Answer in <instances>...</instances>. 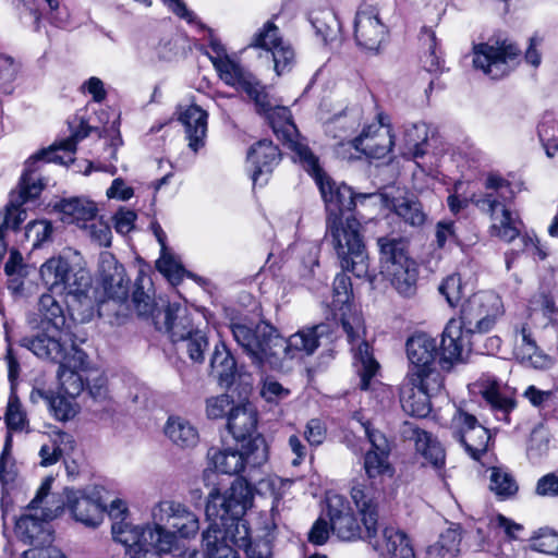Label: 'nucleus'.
Here are the masks:
<instances>
[{
    "label": "nucleus",
    "mask_w": 558,
    "mask_h": 558,
    "mask_svg": "<svg viewBox=\"0 0 558 558\" xmlns=\"http://www.w3.org/2000/svg\"><path fill=\"white\" fill-rule=\"evenodd\" d=\"M68 507L75 521L87 527H97L104 520L106 508L82 492L66 490Z\"/></svg>",
    "instance_id": "obj_26"
},
{
    "label": "nucleus",
    "mask_w": 558,
    "mask_h": 558,
    "mask_svg": "<svg viewBox=\"0 0 558 558\" xmlns=\"http://www.w3.org/2000/svg\"><path fill=\"white\" fill-rule=\"evenodd\" d=\"M489 217L493 220L492 231L494 235L506 242H510L519 235V225L521 222L512 217L507 206L495 211L494 215H489Z\"/></svg>",
    "instance_id": "obj_44"
},
{
    "label": "nucleus",
    "mask_w": 558,
    "mask_h": 558,
    "mask_svg": "<svg viewBox=\"0 0 558 558\" xmlns=\"http://www.w3.org/2000/svg\"><path fill=\"white\" fill-rule=\"evenodd\" d=\"M461 535L456 529H448L440 534L437 542L439 553L442 555L454 556L460 550Z\"/></svg>",
    "instance_id": "obj_60"
},
{
    "label": "nucleus",
    "mask_w": 558,
    "mask_h": 558,
    "mask_svg": "<svg viewBox=\"0 0 558 558\" xmlns=\"http://www.w3.org/2000/svg\"><path fill=\"white\" fill-rule=\"evenodd\" d=\"M251 47L262 48L264 53L260 57L274 62V70L277 75L290 72L295 61V53L291 45L284 41L279 34V28L267 22L264 27L254 36Z\"/></svg>",
    "instance_id": "obj_14"
},
{
    "label": "nucleus",
    "mask_w": 558,
    "mask_h": 558,
    "mask_svg": "<svg viewBox=\"0 0 558 558\" xmlns=\"http://www.w3.org/2000/svg\"><path fill=\"white\" fill-rule=\"evenodd\" d=\"M208 113L197 105H191L181 112L179 120L185 128L189 147L197 151L205 145Z\"/></svg>",
    "instance_id": "obj_30"
},
{
    "label": "nucleus",
    "mask_w": 558,
    "mask_h": 558,
    "mask_svg": "<svg viewBox=\"0 0 558 558\" xmlns=\"http://www.w3.org/2000/svg\"><path fill=\"white\" fill-rule=\"evenodd\" d=\"M430 397L424 390L411 385L410 381H407L401 387V407L409 415L416 417L427 416L432 410Z\"/></svg>",
    "instance_id": "obj_36"
},
{
    "label": "nucleus",
    "mask_w": 558,
    "mask_h": 558,
    "mask_svg": "<svg viewBox=\"0 0 558 558\" xmlns=\"http://www.w3.org/2000/svg\"><path fill=\"white\" fill-rule=\"evenodd\" d=\"M69 260L58 256L46 260L40 267V277L49 292L60 290V283L68 270Z\"/></svg>",
    "instance_id": "obj_45"
},
{
    "label": "nucleus",
    "mask_w": 558,
    "mask_h": 558,
    "mask_svg": "<svg viewBox=\"0 0 558 558\" xmlns=\"http://www.w3.org/2000/svg\"><path fill=\"white\" fill-rule=\"evenodd\" d=\"M47 405L53 416L59 421H68L75 415L71 402L62 396L52 393Z\"/></svg>",
    "instance_id": "obj_61"
},
{
    "label": "nucleus",
    "mask_w": 558,
    "mask_h": 558,
    "mask_svg": "<svg viewBox=\"0 0 558 558\" xmlns=\"http://www.w3.org/2000/svg\"><path fill=\"white\" fill-rule=\"evenodd\" d=\"M52 481L51 477L45 478L36 496L15 522V536L21 543L31 546V548L50 545L53 542L50 521L62 512L63 502H59L54 509L50 507L39 508V505L49 495Z\"/></svg>",
    "instance_id": "obj_6"
},
{
    "label": "nucleus",
    "mask_w": 558,
    "mask_h": 558,
    "mask_svg": "<svg viewBox=\"0 0 558 558\" xmlns=\"http://www.w3.org/2000/svg\"><path fill=\"white\" fill-rule=\"evenodd\" d=\"M101 281L107 295L113 300L124 301L129 294V280L124 267L110 253L101 254Z\"/></svg>",
    "instance_id": "obj_27"
},
{
    "label": "nucleus",
    "mask_w": 558,
    "mask_h": 558,
    "mask_svg": "<svg viewBox=\"0 0 558 558\" xmlns=\"http://www.w3.org/2000/svg\"><path fill=\"white\" fill-rule=\"evenodd\" d=\"M155 325L157 329L167 332L173 343H179L197 330L186 308L179 303L168 304L162 313H158Z\"/></svg>",
    "instance_id": "obj_22"
},
{
    "label": "nucleus",
    "mask_w": 558,
    "mask_h": 558,
    "mask_svg": "<svg viewBox=\"0 0 558 558\" xmlns=\"http://www.w3.org/2000/svg\"><path fill=\"white\" fill-rule=\"evenodd\" d=\"M221 531L234 548H243L247 558H271V545L267 541L251 543V532L246 520H219Z\"/></svg>",
    "instance_id": "obj_19"
},
{
    "label": "nucleus",
    "mask_w": 558,
    "mask_h": 558,
    "mask_svg": "<svg viewBox=\"0 0 558 558\" xmlns=\"http://www.w3.org/2000/svg\"><path fill=\"white\" fill-rule=\"evenodd\" d=\"M368 131L362 133L351 141L353 147L372 158H383L393 145L392 135L388 128H377L374 130V136H368Z\"/></svg>",
    "instance_id": "obj_31"
},
{
    "label": "nucleus",
    "mask_w": 558,
    "mask_h": 558,
    "mask_svg": "<svg viewBox=\"0 0 558 558\" xmlns=\"http://www.w3.org/2000/svg\"><path fill=\"white\" fill-rule=\"evenodd\" d=\"M5 423L8 428L14 432H21L27 425L26 413L15 395H11L9 398L5 411Z\"/></svg>",
    "instance_id": "obj_54"
},
{
    "label": "nucleus",
    "mask_w": 558,
    "mask_h": 558,
    "mask_svg": "<svg viewBox=\"0 0 558 558\" xmlns=\"http://www.w3.org/2000/svg\"><path fill=\"white\" fill-rule=\"evenodd\" d=\"M177 344L179 345L178 349L185 351L193 362L202 363L208 348V340L203 331L196 330Z\"/></svg>",
    "instance_id": "obj_49"
},
{
    "label": "nucleus",
    "mask_w": 558,
    "mask_h": 558,
    "mask_svg": "<svg viewBox=\"0 0 558 558\" xmlns=\"http://www.w3.org/2000/svg\"><path fill=\"white\" fill-rule=\"evenodd\" d=\"M407 145L413 149L414 157L423 156L422 145L427 141V128L424 123H412L404 130Z\"/></svg>",
    "instance_id": "obj_55"
},
{
    "label": "nucleus",
    "mask_w": 558,
    "mask_h": 558,
    "mask_svg": "<svg viewBox=\"0 0 558 558\" xmlns=\"http://www.w3.org/2000/svg\"><path fill=\"white\" fill-rule=\"evenodd\" d=\"M89 284L88 272L82 268L74 269L69 263L66 274L63 276L60 290L57 293L71 295L81 302L83 299H87L86 291Z\"/></svg>",
    "instance_id": "obj_39"
},
{
    "label": "nucleus",
    "mask_w": 558,
    "mask_h": 558,
    "mask_svg": "<svg viewBox=\"0 0 558 558\" xmlns=\"http://www.w3.org/2000/svg\"><path fill=\"white\" fill-rule=\"evenodd\" d=\"M203 532L202 547L205 558H239L236 551L222 533L219 522L209 521Z\"/></svg>",
    "instance_id": "obj_33"
},
{
    "label": "nucleus",
    "mask_w": 558,
    "mask_h": 558,
    "mask_svg": "<svg viewBox=\"0 0 558 558\" xmlns=\"http://www.w3.org/2000/svg\"><path fill=\"white\" fill-rule=\"evenodd\" d=\"M426 44L428 45V54L424 60V68L428 72H437L441 68L440 57L436 52L437 41L436 35L430 29H425Z\"/></svg>",
    "instance_id": "obj_62"
},
{
    "label": "nucleus",
    "mask_w": 558,
    "mask_h": 558,
    "mask_svg": "<svg viewBox=\"0 0 558 558\" xmlns=\"http://www.w3.org/2000/svg\"><path fill=\"white\" fill-rule=\"evenodd\" d=\"M489 489L498 499L507 500L517 495L519 485L508 470L493 466L489 469Z\"/></svg>",
    "instance_id": "obj_42"
},
{
    "label": "nucleus",
    "mask_w": 558,
    "mask_h": 558,
    "mask_svg": "<svg viewBox=\"0 0 558 558\" xmlns=\"http://www.w3.org/2000/svg\"><path fill=\"white\" fill-rule=\"evenodd\" d=\"M485 192L475 196L474 204L483 213L494 215L514 197L511 183L497 173H489L484 181Z\"/></svg>",
    "instance_id": "obj_21"
},
{
    "label": "nucleus",
    "mask_w": 558,
    "mask_h": 558,
    "mask_svg": "<svg viewBox=\"0 0 558 558\" xmlns=\"http://www.w3.org/2000/svg\"><path fill=\"white\" fill-rule=\"evenodd\" d=\"M452 425L458 428L453 433V437L464 447L472 459L480 461L488 449L490 440L488 429L481 425L474 415L462 409H457L452 416Z\"/></svg>",
    "instance_id": "obj_16"
},
{
    "label": "nucleus",
    "mask_w": 558,
    "mask_h": 558,
    "mask_svg": "<svg viewBox=\"0 0 558 558\" xmlns=\"http://www.w3.org/2000/svg\"><path fill=\"white\" fill-rule=\"evenodd\" d=\"M256 422L255 413L247 407L240 404L231 409L227 427L234 439L245 440L255 430Z\"/></svg>",
    "instance_id": "obj_37"
},
{
    "label": "nucleus",
    "mask_w": 558,
    "mask_h": 558,
    "mask_svg": "<svg viewBox=\"0 0 558 558\" xmlns=\"http://www.w3.org/2000/svg\"><path fill=\"white\" fill-rule=\"evenodd\" d=\"M40 160L48 162H63L62 159L52 150H41L26 161L25 171L23 172L19 183V191L11 193L10 201L5 206L3 221L0 225L3 230L7 228L17 230L21 223L26 219V210L23 209L22 206L26 202L35 199L41 193L45 184L40 178L35 177V165Z\"/></svg>",
    "instance_id": "obj_8"
},
{
    "label": "nucleus",
    "mask_w": 558,
    "mask_h": 558,
    "mask_svg": "<svg viewBox=\"0 0 558 558\" xmlns=\"http://www.w3.org/2000/svg\"><path fill=\"white\" fill-rule=\"evenodd\" d=\"M92 128L86 125L83 121L81 122L80 128L70 136L69 138L62 141L58 147H51L49 149H45L46 151L52 150L59 158L62 159V163H65L64 157L60 156L57 153V149H62L65 154H68L69 160H72L71 155L76 149V144L78 141L85 138L90 133Z\"/></svg>",
    "instance_id": "obj_56"
},
{
    "label": "nucleus",
    "mask_w": 558,
    "mask_h": 558,
    "mask_svg": "<svg viewBox=\"0 0 558 558\" xmlns=\"http://www.w3.org/2000/svg\"><path fill=\"white\" fill-rule=\"evenodd\" d=\"M247 161L254 167L252 180L256 184L260 175L270 173L279 163L280 153L271 141L262 140L250 148Z\"/></svg>",
    "instance_id": "obj_29"
},
{
    "label": "nucleus",
    "mask_w": 558,
    "mask_h": 558,
    "mask_svg": "<svg viewBox=\"0 0 558 558\" xmlns=\"http://www.w3.org/2000/svg\"><path fill=\"white\" fill-rule=\"evenodd\" d=\"M387 36V28L372 10H361L355 15L354 37L359 46L377 51Z\"/></svg>",
    "instance_id": "obj_23"
},
{
    "label": "nucleus",
    "mask_w": 558,
    "mask_h": 558,
    "mask_svg": "<svg viewBox=\"0 0 558 558\" xmlns=\"http://www.w3.org/2000/svg\"><path fill=\"white\" fill-rule=\"evenodd\" d=\"M442 354L441 345L438 349L434 338L426 333H417L410 337L407 341V355L410 362V371L428 365H439L441 369L449 371L440 364Z\"/></svg>",
    "instance_id": "obj_24"
},
{
    "label": "nucleus",
    "mask_w": 558,
    "mask_h": 558,
    "mask_svg": "<svg viewBox=\"0 0 558 558\" xmlns=\"http://www.w3.org/2000/svg\"><path fill=\"white\" fill-rule=\"evenodd\" d=\"M381 274L391 282L398 293L411 298L416 293L418 269L416 263L408 256L407 241L403 238H378Z\"/></svg>",
    "instance_id": "obj_7"
},
{
    "label": "nucleus",
    "mask_w": 558,
    "mask_h": 558,
    "mask_svg": "<svg viewBox=\"0 0 558 558\" xmlns=\"http://www.w3.org/2000/svg\"><path fill=\"white\" fill-rule=\"evenodd\" d=\"M538 137L548 157L558 150V122L550 116H545L538 125Z\"/></svg>",
    "instance_id": "obj_50"
},
{
    "label": "nucleus",
    "mask_w": 558,
    "mask_h": 558,
    "mask_svg": "<svg viewBox=\"0 0 558 558\" xmlns=\"http://www.w3.org/2000/svg\"><path fill=\"white\" fill-rule=\"evenodd\" d=\"M260 393L266 401L278 402L286 399L290 395V390L284 388L278 381L267 378L264 381Z\"/></svg>",
    "instance_id": "obj_63"
},
{
    "label": "nucleus",
    "mask_w": 558,
    "mask_h": 558,
    "mask_svg": "<svg viewBox=\"0 0 558 558\" xmlns=\"http://www.w3.org/2000/svg\"><path fill=\"white\" fill-rule=\"evenodd\" d=\"M211 374L217 378L221 387L229 388L238 375V366L234 356L227 345L219 341L214 348L210 357Z\"/></svg>",
    "instance_id": "obj_32"
},
{
    "label": "nucleus",
    "mask_w": 558,
    "mask_h": 558,
    "mask_svg": "<svg viewBox=\"0 0 558 558\" xmlns=\"http://www.w3.org/2000/svg\"><path fill=\"white\" fill-rule=\"evenodd\" d=\"M70 442L71 436L64 432H57L54 434V438L51 445L45 444L41 446L39 450V457L41 458V465L48 466L57 463L61 456L62 449L60 448V444Z\"/></svg>",
    "instance_id": "obj_53"
},
{
    "label": "nucleus",
    "mask_w": 558,
    "mask_h": 558,
    "mask_svg": "<svg viewBox=\"0 0 558 558\" xmlns=\"http://www.w3.org/2000/svg\"><path fill=\"white\" fill-rule=\"evenodd\" d=\"M230 329L252 365L266 372L280 371L286 361L299 355H312L319 345V337L326 326L320 324L304 328L289 338L282 337L279 330L266 320L252 325L233 323Z\"/></svg>",
    "instance_id": "obj_3"
},
{
    "label": "nucleus",
    "mask_w": 558,
    "mask_h": 558,
    "mask_svg": "<svg viewBox=\"0 0 558 558\" xmlns=\"http://www.w3.org/2000/svg\"><path fill=\"white\" fill-rule=\"evenodd\" d=\"M157 268L167 276L172 283H178L184 272L183 267L179 265L167 251L161 252L160 258L157 260Z\"/></svg>",
    "instance_id": "obj_58"
},
{
    "label": "nucleus",
    "mask_w": 558,
    "mask_h": 558,
    "mask_svg": "<svg viewBox=\"0 0 558 558\" xmlns=\"http://www.w3.org/2000/svg\"><path fill=\"white\" fill-rule=\"evenodd\" d=\"M17 476V468L12 457V438L8 435L0 456V482L3 490L8 492L13 488Z\"/></svg>",
    "instance_id": "obj_46"
},
{
    "label": "nucleus",
    "mask_w": 558,
    "mask_h": 558,
    "mask_svg": "<svg viewBox=\"0 0 558 558\" xmlns=\"http://www.w3.org/2000/svg\"><path fill=\"white\" fill-rule=\"evenodd\" d=\"M365 435L372 448L364 456L363 468L367 480L376 481L384 476H392L393 468L389 462L390 445L387 437L371 422L363 423Z\"/></svg>",
    "instance_id": "obj_18"
},
{
    "label": "nucleus",
    "mask_w": 558,
    "mask_h": 558,
    "mask_svg": "<svg viewBox=\"0 0 558 558\" xmlns=\"http://www.w3.org/2000/svg\"><path fill=\"white\" fill-rule=\"evenodd\" d=\"M260 111L265 112L270 121L274 133L284 141L288 147L295 153L299 161L303 163L306 161L307 156L303 155L301 148L312 151L308 146L298 141V130L292 121V114L287 107H272L268 100V108L264 109L258 107Z\"/></svg>",
    "instance_id": "obj_20"
},
{
    "label": "nucleus",
    "mask_w": 558,
    "mask_h": 558,
    "mask_svg": "<svg viewBox=\"0 0 558 558\" xmlns=\"http://www.w3.org/2000/svg\"><path fill=\"white\" fill-rule=\"evenodd\" d=\"M307 156L303 168L314 178L324 198L327 211L325 239L333 246L343 270L351 271L357 278L368 277L369 262L361 234L360 221L345 213L352 211L357 204L375 197L373 193H357L345 185H336L323 171L318 158L305 148Z\"/></svg>",
    "instance_id": "obj_1"
},
{
    "label": "nucleus",
    "mask_w": 558,
    "mask_h": 558,
    "mask_svg": "<svg viewBox=\"0 0 558 558\" xmlns=\"http://www.w3.org/2000/svg\"><path fill=\"white\" fill-rule=\"evenodd\" d=\"M111 532L113 539L124 545L131 553L147 545H153L165 553H173L179 549L175 533L161 531L154 524L134 525L122 518L119 521H113Z\"/></svg>",
    "instance_id": "obj_12"
},
{
    "label": "nucleus",
    "mask_w": 558,
    "mask_h": 558,
    "mask_svg": "<svg viewBox=\"0 0 558 558\" xmlns=\"http://www.w3.org/2000/svg\"><path fill=\"white\" fill-rule=\"evenodd\" d=\"M520 49L511 41L485 43L474 47L473 64L494 80L506 76L519 58Z\"/></svg>",
    "instance_id": "obj_13"
},
{
    "label": "nucleus",
    "mask_w": 558,
    "mask_h": 558,
    "mask_svg": "<svg viewBox=\"0 0 558 558\" xmlns=\"http://www.w3.org/2000/svg\"><path fill=\"white\" fill-rule=\"evenodd\" d=\"M404 434L414 441L416 451L434 466L438 468L445 463V450L430 434L410 423H407Z\"/></svg>",
    "instance_id": "obj_34"
},
{
    "label": "nucleus",
    "mask_w": 558,
    "mask_h": 558,
    "mask_svg": "<svg viewBox=\"0 0 558 558\" xmlns=\"http://www.w3.org/2000/svg\"><path fill=\"white\" fill-rule=\"evenodd\" d=\"M500 315V300L492 292H477L462 305L460 316L451 318L441 336L440 364L451 368L462 360L465 338L477 331H489Z\"/></svg>",
    "instance_id": "obj_4"
},
{
    "label": "nucleus",
    "mask_w": 558,
    "mask_h": 558,
    "mask_svg": "<svg viewBox=\"0 0 558 558\" xmlns=\"http://www.w3.org/2000/svg\"><path fill=\"white\" fill-rule=\"evenodd\" d=\"M351 279L345 274H338L332 283V301L330 308L336 319L341 322L342 328L351 343L356 372L360 375V388L367 390L371 379L379 368L374 359L371 347L364 340L365 327L363 318L353 308Z\"/></svg>",
    "instance_id": "obj_5"
},
{
    "label": "nucleus",
    "mask_w": 558,
    "mask_h": 558,
    "mask_svg": "<svg viewBox=\"0 0 558 558\" xmlns=\"http://www.w3.org/2000/svg\"><path fill=\"white\" fill-rule=\"evenodd\" d=\"M208 457L215 469L223 474L238 475L246 472L247 481L253 478V473L268 460V450L265 439L255 437L250 439L242 449L227 448L222 450L210 449Z\"/></svg>",
    "instance_id": "obj_9"
},
{
    "label": "nucleus",
    "mask_w": 558,
    "mask_h": 558,
    "mask_svg": "<svg viewBox=\"0 0 558 558\" xmlns=\"http://www.w3.org/2000/svg\"><path fill=\"white\" fill-rule=\"evenodd\" d=\"M386 206L396 214L404 223L420 228L427 220V214L422 203L414 194L405 193L386 199Z\"/></svg>",
    "instance_id": "obj_28"
},
{
    "label": "nucleus",
    "mask_w": 558,
    "mask_h": 558,
    "mask_svg": "<svg viewBox=\"0 0 558 558\" xmlns=\"http://www.w3.org/2000/svg\"><path fill=\"white\" fill-rule=\"evenodd\" d=\"M463 290L462 279L457 274L447 276L438 287L439 293L451 307H454L461 301L464 293Z\"/></svg>",
    "instance_id": "obj_52"
},
{
    "label": "nucleus",
    "mask_w": 558,
    "mask_h": 558,
    "mask_svg": "<svg viewBox=\"0 0 558 558\" xmlns=\"http://www.w3.org/2000/svg\"><path fill=\"white\" fill-rule=\"evenodd\" d=\"M487 331H477L465 338L464 350L474 351L478 354L493 355L497 353L501 345V340L497 336L485 337Z\"/></svg>",
    "instance_id": "obj_47"
},
{
    "label": "nucleus",
    "mask_w": 558,
    "mask_h": 558,
    "mask_svg": "<svg viewBox=\"0 0 558 558\" xmlns=\"http://www.w3.org/2000/svg\"><path fill=\"white\" fill-rule=\"evenodd\" d=\"M549 450V438L544 432L534 430L530 437L527 456L531 460H538Z\"/></svg>",
    "instance_id": "obj_59"
},
{
    "label": "nucleus",
    "mask_w": 558,
    "mask_h": 558,
    "mask_svg": "<svg viewBox=\"0 0 558 558\" xmlns=\"http://www.w3.org/2000/svg\"><path fill=\"white\" fill-rule=\"evenodd\" d=\"M57 376L61 390L71 398L80 396L85 389V381L89 380V376L84 377L75 369L61 367H59Z\"/></svg>",
    "instance_id": "obj_48"
},
{
    "label": "nucleus",
    "mask_w": 558,
    "mask_h": 558,
    "mask_svg": "<svg viewBox=\"0 0 558 558\" xmlns=\"http://www.w3.org/2000/svg\"><path fill=\"white\" fill-rule=\"evenodd\" d=\"M53 227L48 220L31 221L26 226L25 236L33 248H38L52 240Z\"/></svg>",
    "instance_id": "obj_51"
},
{
    "label": "nucleus",
    "mask_w": 558,
    "mask_h": 558,
    "mask_svg": "<svg viewBox=\"0 0 558 558\" xmlns=\"http://www.w3.org/2000/svg\"><path fill=\"white\" fill-rule=\"evenodd\" d=\"M484 400L489 404L496 418L510 423V413L517 407L513 398L504 395L496 383L489 385L482 391Z\"/></svg>",
    "instance_id": "obj_41"
},
{
    "label": "nucleus",
    "mask_w": 558,
    "mask_h": 558,
    "mask_svg": "<svg viewBox=\"0 0 558 558\" xmlns=\"http://www.w3.org/2000/svg\"><path fill=\"white\" fill-rule=\"evenodd\" d=\"M253 505V490L246 478L235 480L230 488L220 494L218 488H213L206 504V517L208 521L240 519Z\"/></svg>",
    "instance_id": "obj_10"
},
{
    "label": "nucleus",
    "mask_w": 558,
    "mask_h": 558,
    "mask_svg": "<svg viewBox=\"0 0 558 558\" xmlns=\"http://www.w3.org/2000/svg\"><path fill=\"white\" fill-rule=\"evenodd\" d=\"M312 25L325 44L340 40V22L331 10H323L313 15Z\"/></svg>",
    "instance_id": "obj_43"
},
{
    "label": "nucleus",
    "mask_w": 558,
    "mask_h": 558,
    "mask_svg": "<svg viewBox=\"0 0 558 558\" xmlns=\"http://www.w3.org/2000/svg\"><path fill=\"white\" fill-rule=\"evenodd\" d=\"M214 68L226 84L241 88L257 107L268 108V95L264 87L240 63L230 57H223L215 61Z\"/></svg>",
    "instance_id": "obj_17"
},
{
    "label": "nucleus",
    "mask_w": 558,
    "mask_h": 558,
    "mask_svg": "<svg viewBox=\"0 0 558 558\" xmlns=\"http://www.w3.org/2000/svg\"><path fill=\"white\" fill-rule=\"evenodd\" d=\"M169 439L179 447H193L198 441L196 428L185 418L170 416L165 427Z\"/></svg>",
    "instance_id": "obj_38"
},
{
    "label": "nucleus",
    "mask_w": 558,
    "mask_h": 558,
    "mask_svg": "<svg viewBox=\"0 0 558 558\" xmlns=\"http://www.w3.org/2000/svg\"><path fill=\"white\" fill-rule=\"evenodd\" d=\"M351 498L356 506L364 526L362 529L352 513L348 500L341 495L327 498L330 529L338 538L352 541L366 539L383 557L416 558L409 536L393 526H385L378 532V497L380 493L374 483L356 482L351 488Z\"/></svg>",
    "instance_id": "obj_2"
},
{
    "label": "nucleus",
    "mask_w": 558,
    "mask_h": 558,
    "mask_svg": "<svg viewBox=\"0 0 558 558\" xmlns=\"http://www.w3.org/2000/svg\"><path fill=\"white\" fill-rule=\"evenodd\" d=\"M54 209L62 214L63 222L77 225L94 220L97 213L96 205L82 197L61 199L54 205Z\"/></svg>",
    "instance_id": "obj_35"
},
{
    "label": "nucleus",
    "mask_w": 558,
    "mask_h": 558,
    "mask_svg": "<svg viewBox=\"0 0 558 558\" xmlns=\"http://www.w3.org/2000/svg\"><path fill=\"white\" fill-rule=\"evenodd\" d=\"M27 320L33 328L48 330L51 327L54 329L53 335L60 336L66 316L62 303L49 292L39 298L37 313L31 314Z\"/></svg>",
    "instance_id": "obj_25"
},
{
    "label": "nucleus",
    "mask_w": 558,
    "mask_h": 558,
    "mask_svg": "<svg viewBox=\"0 0 558 558\" xmlns=\"http://www.w3.org/2000/svg\"><path fill=\"white\" fill-rule=\"evenodd\" d=\"M535 494L541 497L558 496V476L555 473H548L538 478L535 486Z\"/></svg>",
    "instance_id": "obj_64"
},
{
    "label": "nucleus",
    "mask_w": 558,
    "mask_h": 558,
    "mask_svg": "<svg viewBox=\"0 0 558 558\" xmlns=\"http://www.w3.org/2000/svg\"><path fill=\"white\" fill-rule=\"evenodd\" d=\"M231 409H234L233 400L226 393L211 397L206 401V412L209 418H222L226 414L229 415Z\"/></svg>",
    "instance_id": "obj_57"
},
{
    "label": "nucleus",
    "mask_w": 558,
    "mask_h": 558,
    "mask_svg": "<svg viewBox=\"0 0 558 558\" xmlns=\"http://www.w3.org/2000/svg\"><path fill=\"white\" fill-rule=\"evenodd\" d=\"M151 517L155 527L168 531L165 526H169L182 538L193 537L199 530L196 514L184 505L172 500H163L157 504L151 511Z\"/></svg>",
    "instance_id": "obj_15"
},
{
    "label": "nucleus",
    "mask_w": 558,
    "mask_h": 558,
    "mask_svg": "<svg viewBox=\"0 0 558 558\" xmlns=\"http://www.w3.org/2000/svg\"><path fill=\"white\" fill-rule=\"evenodd\" d=\"M20 345L32 351L40 359L59 362V367L75 369L78 373L86 372L88 360L86 353L72 344L69 352L62 343V339L57 335H49L43 331L35 337H24L20 340Z\"/></svg>",
    "instance_id": "obj_11"
},
{
    "label": "nucleus",
    "mask_w": 558,
    "mask_h": 558,
    "mask_svg": "<svg viewBox=\"0 0 558 558\" xmlns=\"http://www.w3.org/2000/svg\"><path fill=\"white\" fill-rule=\"evenodd\" d=\"M407 379L411 385L424 390L429 396L437 395L444 386V377L437 369V365L409 371Z\"/></svg>",
    "instance_id": "obj_40"
}]
</instances>
